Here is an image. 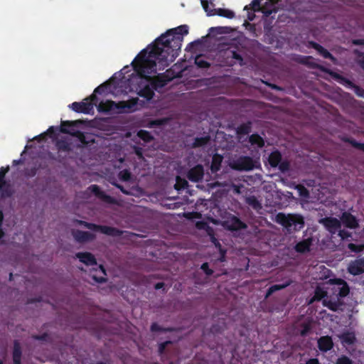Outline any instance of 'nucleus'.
Returning a JSON list of instances; mask_svg holds the SVG:
<instances>
[{"mask_svg":"<svg viewBox=\"0 0 364 364\" xmlns=\"http://www.w3.org/2000/svg\"><path fill=\"white\" fill-rule=\"evenodd\" d=\"M310 245H311V240H306L299 242L296 245L295 249L299 252H305L309 250Z\"/></svg>","mask_w":364,"mask_h":364,"instance_id":"obj_24","label":"nucleus"},{"mask_svg":"<svg viewBox=\"0 0 364 364\" xmlns=\"http://www.w3.org/2000/svg\"><path fill=\"white\" fill-rule=\"evenodd\" d=\"M314 48L318 50V52L322 55L324 58H330L331 59L333 62L336 61V59L332 56V55L328 51L326 50V49H324L322 46L318 45V44H314Z\"/></svg>","mask_w":364,"mask_h":364,"instance_id":"obj_25","label":"nucleus"},{"mask_svg":"<svg viewBox=\"0 0 364 364\" xmlns=\"http://www.w3.org/2000/svg\"><path fill=\"white\" fill-rule=\"evenodd\" d=\"M289 282H287L286 284H282V285H279V284H276V285H273L267 291V295H266V297H268L273 292L277 291V290H280V289H282L285 287H287V286L289 285Z\"/></svg>","mask_w":364,"mask_h":364,"instance_id":"obj_29","label":"nucleus"},{"mask_svg":"<svg viewBox=\"0 0 364 364\" xmlns=\"http://www.w3.org/2000/svg\"><path fill=\"white\" fill-rule=\"evenodd\" d=\"M338 338L343 346L353 345L356 341L354 332L346 331L338 336Z\"/></svg>","mask_w":364,"mask_h":364,"instance_id":"obj_18","label":"nucleus"},{"mask_svg":"<svg viewBox=\"0 0 364 364\" xmlns=\"http://www.w3.org/2000/svg\"><path fill=\"white\" fill-rule=\"evenodd\" d=\"M163 285H164V284H163V283H158V284L156 285V287H156V289H158L161 288V287H163Z\"/></svg>","mask_w":364,"mask_h":364,"instance_id":"obj_54","label":"nucleus"},{"mask_svg":"<svg viewBox=\"0 0 364 364\" xmlns=\"http://www.w3.org/2000/svg\"><path fill=\"white\" fill-rule=\"evenodd\" d=\"M201 269L208 274V275H210L212 274L213 273V271L209 269L208 268V265L207 263H204L202 264L201 266Z\"/></svg>","mask_w":364,"mask_h":364,"instance_id":"obj_42","label":"nucleus"},{"mask_svg":"<svg viewBox=\"0 0 364 364\" xmlns=\"http://www.w3.org/2000/svg\"><path fill=\"white\" fill-rule=\"evenodd\" d=\"M309 329H310L309 325V324H305L304 326L303 329L301 331V336H305L307 333V332L309 331Z\"/></svg>","mask_w":364,"mask_h":364,"instance_id":"obj_44","label":"nucleus"},{"mask_svg":"<svg viewBox=\"0 0 364 364\" xmlns=\"http://www.w3.org/2000/svg\"><path fill=\"white\" fill-rule=\"evenodd\" d=\"M336 364H353V362L347 356L343 355L337 359Z\"/></svg>","mask_w":364,"mask_h":364,"instance_id":"obj_38","label":"nucleus"},{"mask_svg":"<svg viewBox=\"0 0 364 364\" xmlns=\"http://www.w3.org/2000/svg\"><path fill=\"white\" fill-rule=\"evenodd\" d=\"M78 223L83 225L88 229L93 230L95 231H100L102 233L108 235H119V231L117 229L107 227V226H99L95 224L88 223L83 221H77Z\"/></svg>","mask_w":364,"mask_h":364,"instance_id":"obj_9","label":"nucleus"},{"mask_svg":"<svg viewBox=\"0 0 364 364\" xmlns=\"http://www.w3.org/2000/svg\"><path fill=\"white\" fill-rule=\"evenodd\" d=\"M296 189L298 191L301 197L304 198H307L309 197V192L304 186L298 185L296 186Z\"/></svg>","mask_w":364,"mask_h":364,"instance_id":"obj_33","label":"nucleus"},{"mask_svg":"<svg viewBox=\"0 0 364 364\" xmlns=\"http://www.w3.org/2000/svg\"><path fill=\"white\" fill-rule=\"evenodd\" d=\"M250 141L251 142L252 144H256L259 147L262 146L264 144L263 139L258 135H252L250 137Z\"/></svg>","mask_w":364,"mask_h":364,"instance_id":"obj_30","label":"nucleus"},{"mask_svg":"<svg viewBox=\"0 0 364 364\" xmlns=\"http://www.w3.org/2000/svg\"><path fill=\"white\" fill-rule=\"evenodd\" d=\"M78 223L83 225L88 229L93 230L95 231H100L102 233L108 235H119V231L117 229L107 227V226H99L95 224L88 223L83 221H77Z\"/></svg>","mask_w":364,"mask_h":364,"instance_id":"obj_10","label":"nucleus"},{"mask_svg":"<svg viewBox=\"0 0 364 364\" xmlns=\"http://www.w3.org/2000/svg\"><path fill=\"white\" fill-rule=\"evenodd\" d=\"M87 191H90V192L95 193L97 197H99L100 199H102L103 201H105L106 203H115L114 199H113L110 196H107L103 192H102L97 185H92V186H90L87 188Z\"/></svg>","mask_w":364,"mask_h":364,"instance_id":"obj_15","label":"nucleus"},{"mask_svg":"<svg viewBox=\"0 0 364 364\" xmlns=\"http://www.w3.org/2000/svg\"><path fill=\"white\" fill-rule=\"evenodd\" d=\"M279 168L280 170H282V171H285V170H287L288 169V164H285V163H282L279 166Z\"/></svg>","mask_w":364,"mask_h":364,"instance_id":"obj_48","label":"nucleus"},{"mask_svg":"<svg viewBox=\"0 0 364 364\" xmlns=\"http://www.w3.org/2000/svg\"><path fill=\"white\" fill-rule=\"evenodd\" d=\"M326 295V292L323 290L321 287H317L315 291V295L311 299V303L313 302L315 300H321V299L324 298Z\"/></svg>","mask_w":364,"mask_h":364,"instance_id":"obj_28","label":"nucleus"},{"mask_svg":"<svg viewBox=\"0 0 364 364\" xmlns=\"http://www.w3.org/2000/svg\"><path fill=\"white\" fill-rule=\"evenodd\" d=\"M232 54L233 58L237 59L240 61H242V58L239 54L236 53L235 52H232Z\"/></svg>","mask_w":364,"mask_h":364,"instance_id":"obj_49","label":"nucleus"},{"mask_svg":"<svg viewBox=\"0 0 364 364\" xmlns=\"http://www.w3.org/2000/svg\"><path fill=\"white\" fill-rule=\"evenodd\" d=\"M275 221L285 228L288 232L299 230L304 224L303 217L297 214L286 215L279 213L276 215Z\"/></svg>","mask_w":364,"mask_h":364,"instance_id":"obj_4","label":"nucleus"},{"mask_svg":"<svg viewBox=\"0 0 364 364\" xmlns=\"http://www.w3.org/2000/svg\"><path fill=\"white\" fill-rule=\"evenodd\" d=\"M97 364H105V363H97Z\"/></svg>","mask_w":364,"mask_h":364,"instance_id":"obj_61","label":"nucleus"},{"mask_svg":"<svg viewBox=\"0 0 364 364\" xmlns=\"http://www.w3.org/2000/svg\"><path fill=\"white\" fill-rule=\"evenodd\" d=\"M213 14H217L228 18H233L235 17V13L232 11L225 9H216Z\"/></svg>","mask_w":364,"mask_h":364,"instance_id":"obj_22","label":"nucleus"},{"mask_svg":"<svg viewBox=\"0 0 364 364\" xmlns=\"http://www.w3.org/2000/svg\"><path fill=\"white\" fill-rule=\"evenodd\" d=\"M174 30H170L161 35L154 45L143 50L132 62L137 75L131 80L137 85L132 87L140 96L147 100H151L154 95V89L162 87L164 80L156 76L157 70H163L173 62L178 55L180 48L174 38H170Z\"/></svg>","mask_w":364,"mask_h":364,"instance_id":"obj_1","label":"nucleus"},{"mask_svg":"<svg viewBox=\"0 0 364 364\" xmlns=\"http://www.w3.org/2000/svg\"><path fill=\"white\" fill-rule=\"evenodd\" d=\"M306 364H319L317 359H311L309 360Z\"/></svg>","mask_w":364,"mask_h":364,"instance_id":"obj_51","label":"nucleus"},{"mask_svg":"<svg viewBox=\"0 0 364 364\" xmlns=\"http://www.w3.org/2000/svg\"><path fill=\"white\" fill-rule=\"evenodd\" d=\"M72 234L75 240L80 242H86L95 237L93 234L80 230H73Z\"/></svg>","mask_w":364,"mask_h":364,"instance_id":"obj_14","label":"nucleus"},{"mask_svg":"<svg viewBox=\"0 0 364 364\" xmlns=\"http://www.w3.org/2000/svg\"><path fill=\"white\" fill-rule=\"evenodd\" d=\"M346 85H348L349 87H352L355 92V93L359 96V97H363L364 98V90L357 87V86H355L353 85L349 81H346Z\"/></svg>","mask_w":364,"mask_h":364,"instance_id":"obj_32","label":"nucleus"},{"mask_svg":"<svg viewBox=\"0 0 364 364\" xmlns=\"http://www.w3.org/2000/svg\"><path fill=\"white\" fill-rule=\"evenodd\" d=\"M235 191L236 193H240V190H239V188L238 187H235Z\"/></svg>","mask_w":364,"mask_h":364,"instance_id":"obj_57","label":"nucleus"},{"mask_svg":"<svg viewBox=\"0 0 364 364\" xmlns=\"http://www.w3.org/2000/svg\"><path fill=\"white\" fill-rule=\"evenodd\" d=\"M201 4L205 11H208V2L206 0H201Z\"/></svg>","mask_w":364,"mask_h":364,"instance_id":"obj_45","label":"nucleus"},{"mask_svg":"<svg viewBox=\"0 0 364 364\" xmlns=\"http://www.w3.org/2000/svg\"><path fill=\"white\" fill-rule=\"evenodd\" d=\"M6 171L1 170L0 171V189L3 188V186L5 183L4 178L5 176Z\"/></svg>","mask_w":364,"mask_h":364,"instance_id":"obj_41","label":"nucleus"},{"mask_svg":"<svg viewBox=\"0 0 364 364\" xmlns=\"http://www.w3.org/2000/svg\"><path fill=\"white\" fill-rule=\"evenodd\" d=\"M342 223L347 228L353 229L356 228L358 226V223L355 219V218L348 213H343L341 218Z\"/></svg>","mask_w":364,"mask_h":364,"instance_id":"obj_17","label":"nucleus"},{"mask_svg":"<svg viewBox=\"0 0 364 364\" xmlns=\"http://www.w3.org/2000/svg\"><path fill=\"white\" fill-rule=\"evenodd\" d=\"M203 176V168L201 166L198 165L191 169L188 173L189 180L193 182L199 181Z\"/></svg>","mask_w":364,"mask_h":364,"instance_id":"obj_16","label":"nucleus"},{"mask_svg":"<svg viewBox=\"0 0 364 364\" xmlns=\"http://www.w3.org/2000/svg\"><path fill=\"white\" fill-rule=\"evenodd\" d=\"M169 343V342H166V343H161V344L160 345V347H159V351H160L161 353H162V351L164 350V348H165V346H166L167 343Z\"/></svg>","mask_w":364,"mask_h":364,"instance_id":"obj_52","label":"nucleus"},{"mask_svg":"<svg viewBox=\"0 0 364 364\" xmlns=\"http://www.w3.org/2000/svg\"><path fill=\"white\" fill-rule=\"evenodd\" d=\"M229 166L235 170L250 171L257 168L258 162L247 156H241L237 159H231Z\"/></svg>","mask_w":364,"mask_h":364,"instance_id":"obj_5","label":"nucleus"},{"mask_svg":"<svg viewBox=\"0 0 364 364\" xmlns=\"http://www.w3.org/2000/svg\"><path fill=\"white\" fill-rule=\"evenodd\" d=\"M223 225L227 229L231 230H237L246 228V225L242 221L233 215L228 217L225 220H224Z\"/></svg>","mask_w":364,"mask_h":364,"instance_id":"obj_13","label":"nucleus"},{"mask_svg":"<svg viewBox=\"0 0 364 364\" xmlns=\"http://www.w3.org/2000/svg\"><path fill=\"white\" fill-rule=\"evenodd\" d=\"M196 64L198 65V67L205 68L208 66V63L203 60L200 57H197L196 58Z\"/></svg>","mask_w":364,"mask_h":364,"instance_id":"obj_40","label":"nucleus"},{"mask_svg":"<svg viewBox=\"0 0 364 364\" xmlns=\"http://www.w3.org/2000/svg\"><path fill=\"white\" fill-rule=\"evenodd\" d=\"M353 43L355 45H362L364 47V40L363 39L354 40L353 41Z\"/></svg>","mask_w":364,"mask_h":364,"instance_id":"obj_47","label":"nucleus"},{"mask_svg":"<svg viewBox=\"0 0 364 364\" xmlns=\"http://www.w3.org/2000/svg\"><path fill=\"white\" fill-rule=\"evenodd\" d=\"M348 247L351 251L355 252H359L364 250V245H355V244L350 243Z\"/></svg>","mask_w":364,"mask_h":364,"instance_id":"obj_37","label":"nucleus"},{"mask_svg":"<svg viewBox=\"0 0 364 364\" xmlns=\"http://www.w3.org/2000/svg\"><path fill=\"white\" fill-rule=\"evenodd\" d=\"M138 136L145 141H149L151 139V135L146 131L140 130L138 132Z\"/></svg>","mask_w":364,"mask_h":364,"instance_id":"obj_36","label":"nucleus"},{"mask_svg":"<svg viewBox=\"0 0 364 364\" xmlns=\"http://www.w3.org/2000/svg\"><path fill=\"white\" fill-rule=\"evenodd\" d=\"M135 152H136V154L139 156V158H141L142 157V153H141V151L139 149H136L135 150Z\"/></svg>","mask_w":364,"mask_h":364,"instance_id":"obj_53","label":"nucleus"},{"mask_svg":"<svg viewBox=\"0 0 364 364\" xmlns=\"http://www.w3.org/2000/svg\"><path fill=\"white\" fill-rule=\"evenodd\" d=\"M328 283L334 285L333 288V291L336 294V296H339L340 297L346 296L348 292L349 289L347 285V283L341 279H330Z\"/></svg>","mask_w":364,"mask_h":364,"instance_id":"obj_8","label":"nucleus"},{"mask_svg":"<svg viewBox=\"0 0 364 364\" xmlns=\"http://www.w3.org/2000/svg\"><path fill=\"white\" fill-rule=\"evenodd\" d=\"M100 112H129L137 109V101L132 99L128 101H122L116 103L113 101L101 102L98 107Z\"/></svg>","mask_w":364,"mask_h":364,"instance_id":"obj_3","label":"nucleus"},{"mask_svg":"<svg viewBox=\"0 0 364 364\" xmlns=\"http://www.w3.org/2000/svg\"><path fill=\"white\" fill-rule=\"evenodd\" d=\"M208 140H209V138L207 136L196 138L195 139V142L193 143V146L197 147V146H202V145L206 144Z\"/></svg>","mask_w":364,"mask_h":364,"instance_id":"obj_35","label":"nucleus"},{"mask_svg":"<svg viewBox=\"0 0 364 364\" xmlns=\"http://www.w3.org/2000/svg\"><path fill=\"white\" fill-rule=\"evenodd\" d=\"M348 272L353 275H358L364 272V258H358L352 261L348 266Z\"/></svg>","mask_w":364,"mask_h":364,"instance_id":"obj_12","label":"nucleus"},{"mask_svg":"<svg viewBox=\"0 0 364 364\" xmlns=\"http://www.w3.org/2000/svg\"><path fill=\"white\" fill-rule=\"evenodd\" d=\"M245 201L249 205L252 206L255 210H259L262 208L261 204L255 196L247 197L245 198Z\"/></svg>","mask_w":364,"mask_h":364,"instance_id":"obj_26","label":"nucleus"},{"mask_svg":"<svg viewBox=\"0 0 364 364\" xmlns=\"http://www.w3.org/2000/svg\"><path fill=\"white\" fill-rule=\"evenodd\" d=\"M318 223L322 224L325 228L331 234H335L341 227V222L338 219L332 217H327L319 220Z\"/></svg>","mask_w":364,"mask_h":364,"instance_id":"obj_7","label":"nucleus"},{"mask_svg":"<svg viewBox=\"0 0 364 364\" xmlns=\"http://www.w3.org/2000/svg\"><path fill=\"white\" fill-rule=\"evenodd\" d=\"M223 161V157L220 155L215 154L213 156L212 164H211V171L213 172H215L219 170L221 162Z\"/></svg>","mask_w":364,"mask_h":364,"instance_id":"obj_20","label":"nucleus"},{"mask_svg":"<svg viewBox=\"0 0 364 364\" xmlns=\"http://www.w3.org/2000/svg\"><path fill=\"white\" fill-rule=\"evenodd\" d=\"M183 28V27H179L178 29L182 30Z\"/></svg>","mask_w":364,"mask_h":364,"instance_id":"obj_60","label":"nucleus"},{"mask_svg":"<svg viewBox=\"0 0 364 364\" xmlns=\"http://www.w3.org/2000/svg\"><path fill=\"white\" fill-rule=\"evenodd\" d=\"M206 224L204 223H202V222H198L196 223V227L198 228V229H205L206 228Z\"/></svg>","mask_w":364,"mask_h":364,"instance_id":"obj_46","label":"nucleus"},{"mask_svg":"<svg viewBox=\"0 0 364 364\" xmlns=\"http://www.w3.org/2000/svg\"><path fill=\"white\" fill-rule=\"evenodd\" d=\"M278 1L279 0H253L252 6L255 11H262L268 16L273 11H275L274 6Z\"/></svg>","mask_w":364,"mask_h":364,"instance_id":"obj_6","label":"nucleus"},{"mask_svg":"<svg viewBox=\"0 0 364 364\" xmlns=\"http://www.w3.org/2000/svg\"><path fill=\"white\" fill-rule=\"evenodd\" d=\"M62 131H63V132H68V131H67L65 128H63V129H62Z\"/></svg>","mask_w":364,"mask_h":364,"instance_id":"obj_59","label":"nucleus"},{"mask_svg":"<svg viewBox=\"0 0 364 364\" xmlns=\"http://www.w3.org/2000/svg\"><path fill=\"white\" fill-rule=\"evenodd\" d=\"M323 304L324 306L328 307L330 309L333 311H336L341 305V302L339 301L338 299H337L336 301H332L331 299H324L323 301Z\"/></svg>","mask_w":364,"mask_h":364,"instance_id":"obj_23","label":"nucleus"},{"mask_svg":"<svg viewBox=\"0 0 364 364\" xmlns=\"http://www.w3.org/2000/svg\"><path fill=\"white\" fill-rule=\"evenodd\" d=\"M3 235L4 232L1 230H0V239L3 237Z\"/></svg>","mask_w":364,"mask_h":364,"instance_id":"obj_58","label":"nucleus"},{"mask_svg":"<svg viewBox=\"0 0 364 364\" xmlns=\"http://www.w3.org/2000/svg\"><path fill=\"white\" fill-rule=\"evenodd\" d=\"M70 107L75 112L88 114L93 109V103L85 99L81 102H73Z\"/></svg>","mask_w":364,"mask_h":364,"instance_id":"obj_11","label":"nucleus"},{"mask_svg":"<svg viewBox=\"0 0 364 364\" xmlns=\"http://www.w3.org/2000/svg\"><path fill=\"white\" fill-rule=\"evenodd\" d=\"M338 232V236L341 238V240L347 239L351 236L350 232L344 230H339Z\"/></svg>","mask_w":364,"mask_h":364,"instance_id":"obj_39","label":"nucleus"},{"mask_svg":"<svg viewBox=\"0 0 364 364\" xmlns=\"http://www.w3.org/2000/svg\"><path fill=\"white\" fill-rule=\"evenodd\" d=\"M318 346L321 350L326 352L331 350L333 344L331 337L323 336L318 339Z\"/></svg>","mask_w":364,"mask_h":364,"instance_id":"obj_19","label":"nucleus"},{"mask_svg":"<svg viewBox=\"0 0 364 364\" xmlns=\"http://www.w3.org/2000/svg\"><path fill=\"white\" fill-rule=\"evenodd\" d=\"M119 178L122 181H130L132 180V175L127 170H124L119 173Z\"/></svg>","mask_w":364,"mask_h":364,"instance_id":"obj_31","label":"nucleus"},{"mask_svg":"<svg viewBox=\"0 0 364 364\" xmlns=\"http://www.w3.org/2000/svg\"><path fill=\"white\" fill-rule=\"evenodd\" d=\"M281 161V154L278 151L272 152L269 156V162L270 165L275 167L279 165Z\"/></svg>","mask_w":364,"mask_h":364,"instance_id":"obj_21","label":"nucleus"},{"mask_svg":"<svg viewBox=\"0 0 364 364\" xmlns=\"http://www.w3.org/2000/svg\"><path fill=\"white\" fill-rule=\"evenodd\" d=\"M187 181L185 179H183L180 177L176 178V183L174 185L176 189L184 188L187 185Z\"/></svg>","mask_w":364,"mask_h":364,"instance_id":"obj_34","label":"nucleus"},{"mask_svg":"<svg viewBox=\"0 0 364 364\" xmlns=\"http://www.w3.org/2000/svg\"><path fill=\"white\" fill-rule=\"evenodd\" d=\"M21 353V349H20L19 345L18 343H15L14 348V353H13L14 364H21L20 363Z\"/></svg>","mask_w":364,"mask_h":364,"instance_id":"obj_27","label":"nucleus"},{"mask_svg":"<svg viewBox=\"0 0 364 364\" xmlns=\"http://www.w3.org/2000/svg\"><path fill=\"white\" fill-rule=\"evenodd\" d=\"M163 122H164V120L152 121L151 122H150V126L151 127L155 124H162Z\"/></svg>","mask_w":364,"mask_h":364,"instance_id":"obj_50","label":"nucleus"},{"mask_svg":"<svg viewBox=\"0 0 364 364\" xmlns=\"http://www.w3.org/2000/svg\"><path fill=\"white\" fill-rule=\"evenodd\" d=\"M113 184H114L115 186H117L118 188H119V189L121 190V191H122V192H123L124 193H125V194H127V195L132 194V192H131V191H127V190L124 189V188H123L122 186H120V185H119V184H117V183H113Z\"/></svg>","mask_w":364,"mask_h":364,"instance_id":"obj_43","label":"nucleus"},{"mask_svg":"<svg viewBox=\"0 0 364 364\" xmlns=\"http://www.w3.org/2000/svg\"><path fill=\"white\" fill-rule=\"evenodd\" d=\"M0 364H3V363L0 361Z\"/></svg>","mask_w":364,"mask_h":364,"instance_id":"obj_62","label":"nucleus"},{"mask_svg":"<svg viewBox=\"0 0 364 364\" xmlns=\"http://www.w3.org/2000/svg\"><path fill=\"white\" fill-rule=\"evenodd\" d=\"M355 146H358L360 149L364 150V144H356Z\"/></svg>","mask_w":364,"mask_h":364,"instance_id":"obj_55","label":"nucleus"},{"mask_svg":"<svg viewBox=\"0 0 364 364\" xmlns=\"http://www.w3.org/2000/svg\"><path fill=\"white\" fill-rule=\"evenodd\" d=\"M75 257L86 267L85 269H81L89 271L95 282H102L105 280V270L102 265L97 263L96 258L92 254L87 252H77Z\"/></svg>","mask_w":364,"mask_h":364,"instance_id":"obj_2","label":"nucleus"},{"mask_svg":"<svg viewBox=\"0 0 364 364\" xmlns=\"http://www.w3.org/2000/svg\"><path fill=\"white\" fill-rule=\"evenodd\" d=\"M360 64L362 66V68L364 69V57L362 60H360Z\"/></svg>","mask_w":364,"mask_h":364,"instance_id":"obj_56","label":"nucleus"}]
</instances>
